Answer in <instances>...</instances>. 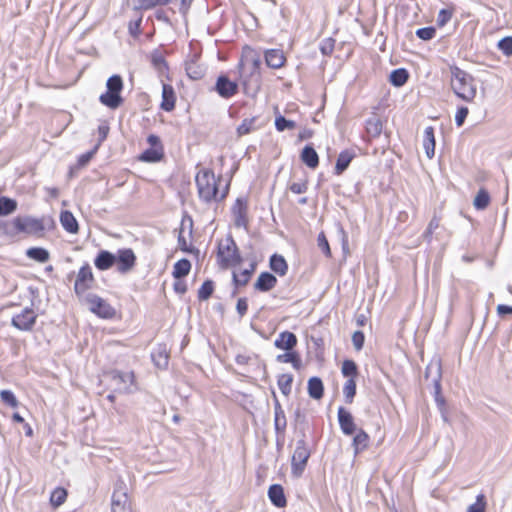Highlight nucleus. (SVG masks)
<instances>
[{
    "mask_svg": "<svg viewBox=\"0 0 512 512\" xmlns=\"http://www.w3.org/2000/svg\"><path fill=\"white\" fill-rule=\"evenodd\" d=\"M44 224L41 219L31 216H18L6 225L5 232L14 236L20 233L36 235L42 233Z\"/></svg>",
    "mask_w": 512,
    "mask_h": 512,
    "instance_id": "4",
    "label": "nucleus"
},
{
    "mask_svg": "<svg viewBox=\"0 0 512 512\" xmlns=\"http://www.w3.org/2000/svg\"><path fill=\"white\" fill-rule=\"evenodd\" d=\"M0 397L3 402L10 405L11 407H16L18 404L16 397L9 390H2L0 392Z\"/></svg>",
    "mask_w": 512,
    "mask_h": 512,
    "instance_id": "51",
    "label": "nucleus"
},
{
    "mask_svg": "<svg viewBox=\"0 0 512 512\" xmlns=\"http://www.w3.org/2000/svg\"><path fill=\"white\" fill-rule=\"evenodd\" d=\"M289 188H290L291 192L294 194H302L307 191L308 186H307L306 181H301V182L292 183Z\"/></svg>",
    "mask_w": 512,
    "mask_h": 512,
    "instance_id": "58",
    "label": "nucleus"
},
{
    "mask_svg": "<svg viewBox=\"0 0 512 512\" xmlns=\"http://www.w3.org/2000/svg\"><path fill=\"white\" fill-rule=\"evenodd\" d=\"M254 271V266L251 265L250 269H244L243 271L239 273H234L233 278L237 285H246L250 279L251 274Z\"/></svg>",
    "mask_w": 512,
    "mask_h": 512,
    "instance_id": "44",
    "label": "nucleus"
},
{
    "mask_svg": "<svg viewBox=\"0 0 512 512\" xmlns=\"http://www.w3.org/2000/svg\"><path fill=\"white\" fill-rule=\"evenodd\" d=\"M383 130V122L377 116L373 115L366 121V132L372 138H377L381 135Z\"/></svg>",
    "mask_w": 512,
    "mask_h": 512,
    "instance_id": "25",
    "label": "nucleus"
},
{
    "mask_svg": "<svg viewBox=\"0 0 512 512\" xmlns=\"http://www.w3.org/2000/svg\"><path fill=\"white\" fill-rule=\"evenodd\" d=\"M163 156V149L162 146H159L158 148H149L145 150L139 157L141 161L144 162H157L159 161Z\"/></svg>",
    "mask_w": 512,
    "mask_h": 512,
    "instance_id": "32",
    "label": "nucleus"
},
{
    "mask_svg": "<svg viewBox=\"0 0 512 512\" xmlns=\"http://www.w3.org/2000/svg\"><path fill=\"white\" fill-rule=\"evenodd\" d=\"M338 420L341 430L345 435H352L357 431V427L354 423L351 413L345 410L343 407L338 409Z\"/></svg>",
    "mask_w": 512,
    "mask_h": 512,
    "instance_id": "17",
    "label": "nucleus"
},
{
    "mask_svg": "<svg viewBox=\"0 0 512 512\" xmlns=\"http://www.w3.org/2000/svg\"><path fill=\"white\" fill-rule=\"evenodd\" d=\"M452 17V12L447 9L440 10L438 17H437V23L439 26H444Z\"/></svg>",
    "mask_w": 512,
    "mask_h": 512,
    "instance_id": "57",
    "label": "nucleus"
},
{
    "mask_svg": "<svg viewBox=\"0 0 512 512\" xmlns=\"http://www.w3.org/2000/svg\"><path fill=\"white\" fill-rule=\"evenodd\" d=\"M498 48L506 56L512 55V37H505L498 42Z\"/></svg>",
    "mask_w": 512,
    "mask_h": 512,
    "instance_id": "50",
    "label": "nucleus"
},
{
    "mask_svg": "<svg viewBox=\"0 0 512 512\" xmlns=\"http://www.w3.org/2000/svg\"><path fill=\"white\" fill-rule=\"evenodd\" d=\"M308 393L313 399H320L323 396V383L320 378L312 377L308 381Z\"/></svg>",
    "mask_w": 512,
    "mask_h": 512,
    "instance_id": "29",
    "label": "nucleus"
},
{
    "mask_svg": "<svg viewBox=\"0 0 512 512\" xmlns=\"http://www.w3.org/2000/svg\"><path fill=\"white\" fill-rule=\"evenodd\" d=\"M270 268L280 276H283L286 274L288 266L284 259V257L280 255H273L270 259Z\"/></svg>",
    "mask_w": 512,
    "mask_h": 512,
    "instance_id": "30",
    "label": "nucleus"
},
{
    "mask_svg": "<svg viewBox=\"0 0 512 512\" xmlns=\"http://www.w3.org/2000/svg\"><path fill=\"white\" fill-rule=\"evenodd\" d=\"M191 269V263L187 259H181L177 261L173 267V276L176 279H180L189 274Z\"/></svg>",
    "mask_w": 512,
    "mask_h": 512,
    "instance_id": "31",
    "label": "nucleus"
},
{
    "mask_svg": "<svg viewBox=\"0 0 512 512\" xmlns=\"http://www.w3.org/2000/svg\"><path fill=\"white\" fill-rule=\"evenodd\" d=\"M116 262V256L110 253L109 251H100L97 255L94 264L97 269L99 270H108L113 266V264Z\"/></svg>",
    "mask_w": 512,
    "mask_h": 512,
    "instance_id": "20",
    "label": "nucleus"
},
{
    "mask_svg": "<svg viewBox=\"0 0 512 512\" xmlns=\"http://www.w3.org/2000/svg\"><path fill=\"white\" fill-rule=\"evenodd\" d=\"M297 344L296 336L289 331L281 332L276 338L274 345L281 350H292Z\"/></svg>",
    "mask_w": 512,
    "mask_h": 512,
    "instance_id": "19",
    "label": "nucleus"
},
{
    "mask_svg": "<svg viewBox=\"0 0 512 512\" xmlns=\"http://www.w3.org/2000/svg\"><path fill=\"white\" fill-rule=\"evenodd\" d=\"M355 393H356V382H355L354 378H350L346 381L344 388H343V394L348 403H351L353 401Z\"/></svg>",
    "mask_w": 512,
    "mask_h": 512,
    "instance_id": "43",
    "label": "nucleus"
},
{
    "mask_svg": "<svg viewBox=\"0 0 512 512\" xmlns=\"http://www.w3.org/2000/svg\"><path fill=\"white\" fill-rule=\"evenodd\" d=\"M109 132V127L106 124H102L98 127L99 141L105 140Z\"/></svg>",
    "mask_w": 512,
    "mask_h": 512,
    "instance_id": "63",
    "label": "nucleus"
},
{
    "mask_svg": "<svg viewBox=\"0 0 512 512\" xmlns=\"http://www.w3.org/2000/svg\"><path fill=\"white\" fill-rule=\"evenodd\" d=\"M276 360L279 363H291L293 368L296 370H299L302 366L299 354L292 350H289L284 354L278 355Z\"/></svg>",
    "mask_w": 512,
    "mask_h": 512,
    "instance_id": "28",
    "label": "nucleus"
},
{
    "mask_svg": "<svg viewBox=\"0 0 512 512\" xmlns=\"http://www.w3.org/2000/svg\"><path fill=\"white\" fill-rule=\"evenodd\" d=\"M236 308H237V311L240 314V316H243L247 312V309H248V304H247L246 299L240 298L237 301Z\"/></svg>",
    "mask_w": 512,
    "mask_h": 512,
    "instance_id": "61",
    "label": "nucleus"
},
{
    "mask_svg": "<svg viewBox=\"0 0 512 512\" xmlns=\"http://www.w3.org/2000/svg\"><path fill=\"white\" fill-rule=\"evenodd\" d=\"M369 437L365 431L362 429L358 430L357 434L353 438V446L355 449V453L357 454L359 451L364 450L368 446Z\"/></svg>",
    "mask_w": 512,
    "mask_h": 512,
    "instance_id": "35",
    "label": "nucleus"
},
{
    "mask_svg": "<svg viewBox=\"0 0 512 512\" xmlns=\"http://www.w3.org/2000/svg\"><path fill=\"white\" fill-rule=\"evenodd\" d=\"M162 83V101L160 104L161 109L164 111H172L176 103V94L173 87L165 83L164 78H161Z\"/></svg>",
    "mask_w": 512,
    "mask_h": 512,
    "instance_id": "16",
    "label": "nucleus"
},
{
    "mask_svg": "<svg viewBox=\"0 0 512 512\" xmlns=\"http://www.w3.org/2000/svg\"><path fill=\"white\" fill-rule=\"evenodd\" d=\"M94 281V276L89 264L82 266L77 274L74 284L75 292L80 295L88 290Z\"/></svg>",
    "mask_w": 512,
    "mask_h": 512,
    "instance_id": "9",
    "label": "nucleus"
},
{
    "mask_svg": "<svg viewBox=\"0 0 512 512\" xmlns=\"http://www.w3.org/2000/svg\"><path fill=\"white\" fill-rule=\"evenodd\" d=\"M275 426L280 430L285 426V416L278 401L275 403Z\"/></svg>",
    "mask_w": 512,
    "mask_h": 512,
    "instance_id": "49",
    "label": "nucleus"
},
{
    "mask_svg": "<svg viewBox=\"0 0 512 512\" xmlns=\"http://www.w3.org/2000/svg\"><path fill=\"white\" fill-rule=\"evenodd\" d=\"M139 4L144 9H150L157 5H166L170 0H138Z\"/></svg>",
    "mask_w": 512,
    "mask_h": 512,
    "instance_id": "56",
    "label": "nucleus"
},
{
    "mask_svg": "<svg viewBox=\"0 0 512 512\" xmlns=\"http://www.w3.org/2000/svg\"><path fill=\"white\" fill-rule=\"evenodd\" d=\"M174 290L178 293V294H184L187 290V286H186V283L180 279H176L175 283H174Z\"/></svg>",
    "mask_w": 512,
    "mask_h": 512,
    "instance_id": "62",
    "label": "nucleus"
},
{
    "mask_svg": "<svg viewBox=\"0 0 512 512\" xmlns=\"http://www.w3.org/2000/svg\"><path fill=\"white\" fill-rule=\"evenodd\" d=\"M497 313L499 316H503L505 314H512V306H507L504 304H499L497 306Z\"/></svg>",
    "mask_w": 512,
    "mask_h": 512,
    "instance_id": "64",
    "label": "nucleus"
},
{
    "mask_svg": "<svg viewBox=\"0 0 512 512\" xmlns=\"http://www.w3.org/2000/svg\"><path fill=\"white\" fill-rule=\"evenodd\" d=\"M67 499V491L62 487L55 488L50 495V504L54 507H60Z\"/></svg>",
    "mask_w": 512,
    "mask_h": 512,
    "instance_id": "34",
    "label": "nucleus"
},
{
    "mask_svg": "<svg viewBox=\"0 0 512 512\" xmlns=\"http://www.w3.org/2000/svg\"><path fill=\"white\" fill-rule=\"evenodd\" d=\"M292 382H293V376L290 374H281L278 377L279 389L285 396H288L290 394Z\"/></svg>",
    "mask_w": 512,
    "mask_h": 512,
    "instance_id": "40",
    "label": "nucleus"
},
{
    "mask_svg": "<svg viewBox=\"0 0 512 512\" xmlns=\"http://www.w3.org/2000/svg\"><path fill=\"white\" fill-rule=\"evenodd\" d=\"M106 86L107 91L100 96L99 100L103 105L116 109L123 101L120 96V92L123 89L122 78L119 75H113L107 80Z\"/></svg>",
    "mask_w": 512,
    "mask_h": 512,
    "instance_id": "5",
    "label": "nucleus"
},
{
    "mask_svg": "<svg viewBox=\"0 0 512 512\" xmlns=\"http://www.w3.org/2000/svg\"><path fill=\"white\" fill-rule=\"evenodd\" d=\"M342 373L346 377L353 378L357 374V366L352 360H345L342 364Z\"/></svg>",
    "mask_w": 512,
    "mask_h": 512,
    "instance_id": "45",
    "label": "nucleus"
},
{
    "mask_svg": "<svg viewBox=\"0 0 512 512\" xmlns=\"http://www.w3.org/2000/svg\"><path fill=\"white\" fill-rule=\"evenodd\" d=\"M60 223L69 233H77L79 230L78 222L70 211H62L60 214Z\"/></svg>",
    "mask_w": 512,
    "mask_h": 512,
    "instance_id": "24",
    "label": "nucleus"
},
{
    "mask_svg": "<svg viewBox=\"0 0 512 512\" xmlns=\"http://www.w3.org/2000/svg\"><path fill=\"white\" fill-rule=\"evenodd\" d=\"M389 79L394 86L400 87L407 82L408 73L405 69H396L391 72Z\"/></svg>",
    "mask_w": 512,
    "mask_h": 512,
    "instance_id": "36",
    "label": "nucleus"
},
{
    "mask_svg": "<svg viewBox=\"0 0 512 512\" xmlns=\"http://www.w3.org/2000/svg\"><path fill=\"white\" fill-rule=\"evenodd\" d=\"M218 180L209 169H201L195 177L198 196L205 203L222 201L228 194V185L219 189Z\"/></svg>",
    "mask_w": 512,
    "mask_h": 512,
    "instance_id": "2",
    "label": "nucleus"
},
{
    "mask_svg": "<svg viewBox=\"0 0 512 512\" xmlns=\"http://www.w3.org/2000/svg\"><path fill=\"white\" fill-rule=\"evenodd\" d=\"M186 72L187 75L194 80L200 79L204 74L203 68L195 61H191L186 64Z\"/></svg>",
    "mask_w": 512,
    "mask_h": 512,
    "instance_id": "42",
    "label": "nucleus"
},
{
    "mask_svg": "<svg viewBox=\"0 0 512 512\" xmlns=\"http://www.w3.org/2000/svg\"><path fill=\"white\" fill-rule=\"evenodd\" d=\"M423 147L425 149L426 156L429 159H432L435 154V136L434 129L431 126L426 127L424 130Z\"/></svg>",
    "mask_w": 512,
    "mask_h": 512,
    "instance_id": "22",
    "label": "nucleus"
},
{
    "mask_svg": "<svg viewBox=\"0 0 512 512\" xmlns=\"http://www.w3.org/2000/svg\"><path fill=\"white\" fill-rule=\"evenodd\" d=\"M275 126L278 131H284L286 129H294L296 124L294 121L287 120L283 116L276 117Z\"/></svg>",
    "mask_w": 512,
    "mask_h": 512,
    "instance_id": "48",
    "label": "nucleus"
},
{
    "mask_svg": "<svg viewBox=\"0 0 512 512\" xmlns=\"http://www.w3.org/2000/svg\"><path fill=\"white\" fill-rule=\"evenodd\" d=\"M17 209V202L7 197H0V216H7Z\"/></svg>",
    "mask_w": 512,
    "mask_h": 512,
    "instance_id": "37",
    "label": "nucleus"
},
{
    "mask_svg": "<svg viewBox=\"0 0 512 512\" xmlns=\"http://www.w3.org/2000/svg\"><path fill=\"white\" fill-rule=\"evenodd\" d=\"M117 270L120 273H127L133 269L136 263V256L132 249H121L116 256Z\"/></svg>",
    "mask_w": 512,
    "mask_h": 512,
    "instance_id": "10",
    "label": "nucleus"
},
{
    "mask_svg": "<svg viewBox=\"0 0 512 512\" xmlns=\"http://www.w3.org/2000/svg\"><path fill=\"white\" fill-rule=\"evenodd\" d=\"M213 283L211 281H205L198 291V297L200 300H207L213 293Z\"/></svg>",
    "mask_w": 512,
    "mask_h": 512,
    "instance_id": "46",
    "label": "nucleus"
},
{
    "mask_svg": "<svg viewBox=\"0 0 512 512\" xmlns=\"http://www.w3.org/2000/svg\"><path fill=\"white\" fill-rule=\"evenodd\" d=\"M215 89L221 97L230 98L237 93L238 85L222 75L218 77Z\"/></svg>",
    "mask_w": 512,
    "mask_h": 512,
    "instance_id": "15",
    "label": "nucleus"
},
{
    "mask_svg": "<svg viewBox=\"0 0 512 512\" xmlns=\"http://www.w3.org/2000/svg\"><path fill=\"white\" fill-rule=\"evenodd\" d=\"M301 160L312 169H315L319 163V157L315 149L311 146H305L301 153Z\"/></svg>",
    "mask_w": 512,
    "mask_h": 512,
    "instance_id": "26",
    "label": "nucleus"
},
{
    "mask_svg": "<svg viewBox=\"0 0 512 512\" xmlns=\"http://www.w3.org/2000/svg\"><path fill=\"white\" fill-rule=\"evenodd\" d=\"M317 242H318V247L323 251V253L327 257H329L331 255V251H330L328 240L323 232H321L318 235Z\"/></svg>",
    "mask_w": 512,
    "mask_h": 512,
    "instance_id": "52",
    "label": "nucleus"
},
{
    "mask_svg": "<svg viewBox=\"0 0 512 512\" xmlns=\"http://www.w3.org/2000/svg\"><path fill=\"white\" fill-rule=\"evenodd\" d=\"M218 256L223 266H233L238 262L237 248L234 241L230 238L220 242Z\"/></svg>",
    "mask_w": 512,
    "mask_h": 512,
    "instance_id": "7",
    "label": "nucleus"
},
{
    "mask_svg": "<svg viewBox=\"0 0 512 512\" xmlns=\"http://www.w3.org/2000/svg\"><path fill=\"white\" fill-rule=\"evenodd\" d=\"M310 452L303 441H299L292 455V474L300 477L306 467Z\"/></svg>",
    "mask_w": 512,
    "mask_h": 512,
    "instance_id": "6",
    "label": "nucleus"
},
{
    "mask_svg": "<svg viewBox=\"0 0 512 512\" xmlns=\"http://www.w3.org/2000/svg\"><path fill=\"white\" fill-rule=\"evenodd\" d=\"M152 62L154 67L157 69L160 78L169 80V69L165 60L161 56H154Z\"/></svg>",
    "mask_w": 512,
    "mask_h": 512,
    "instance_id": "39",
    "label": "nucleus"
},
{
    "mask_svg": "<svg viewBox=\"0 0 512 512\" xmlns=\"http://www.w3.org/2000/svg\"><path fill=\"white\" fill-rule=\"evenodd\" d=\"M353 158L354 153H352L351 151H342L337 158V162L335 165V173L337 175L342 174L348 168Z\"/></svg>",
    "mask_w": 512,
    "mask_h": 512,
    "instance_id": "27",
    "label": "nucleus"
},
{
    "mask_svg": "<svg viewBox=\"0 0 512 512\" xmlns=\"http://www.w3.org/2000/svg\"><path fill=\"white\" fill-rule=\"evenodd\" d=\"M248 205L247 201L243 198H238L232 207V214L234 217V223L237 227H247L248 224Z\"/></svg>",
    "mask_w": 512,
    "mask_h": 512,
    "instance_id": "13",
    "label": "nucleus"
},
{
    "mask_svg": "<svg viewBox=\"0 0 512 512\" xmlns=\"http://www.w3.org/2000/svg\"><path fill=\"white\" fill-rule=\"evenodd\" d=\"M168 353L165 347H160L152 354L155 365L159 368H165L168 365Z\"/></svg>",
    "mask_w": 512,
    "mask_h": 512,
    "instance_id": "38",
    "label": "nucleus"
},
{
    "mask_svg": "<svg viewBox=\"0 0 512 512\" xmlns=\"http://www.w3.org/2000/svg\"><path fill=\"white\" fill-rule=\"evenodd\" d=\"M265 62L268 67L273 69H279L285 65L286 57L282 50L269 49L264 54Z\"/></svg>",
    "mask_w": 512,
    "mask_h": 512,
    "instance_id": "18",
    "label": "nucleus"
},
{
    "mask_svg": "<svg viewBox=\"0 0 512 512\" xmlns=\"http://www.w3.org/2000/svg\"><path fill=\"white\" fill-rule=\"evenodd\" d=\"M270 501L277 507L282 508L286 505V498L281 485L274 484L268 490Z\"/></svg>",
    "mask_w": 512,
    "mask_h": 512,
    "instance_id": "23",
    "label": "nucleus"
},
{
    "mask_svg": "<svg viewBox=\"0 0 512 512\" xmlns=\"http://www.w3.org/2000/svg\"><path fill=\"white\" fill-rule=\"evenodd\" d=\"M260 65V54L251 47H244L238 69L243 91L250 97H255L261 88Z\"/></svg>",
    "mask_w": 512,
    "mask_h": 512,
    "instance_id": "1",
    "label": "nucleus"
},
{
    "mask_svg": "<svg viewBox=\"0 0 512 512\" xmlns=\"http://www.w3.org/2000/svg\"><path fill=\"white\" fill-rule=\"evenodd\" d=\"M486 501L483 494H479L476 502L468 507L467 512H485Z\"/></svg>",
    "mask_w": 512,
    "mask_h": 512,
    "instance_id": "47",
    "label": "nucleus"
},
{
    "mask_svg": "<svg viewBox=\"0 0 512 512\" xmlns=\"http://www.w3.org/2000/svg\"><path fill=\"white\" fill-rule=\"evenodd\" d=\"M111 512H133L128 495L120 490L114 491L111 501Z\"/></svg>",
    "mask_w": 512,
    "mask_h": 512,
    "instance_id": "14",
    "label": "nucleus"
},
{
    "mask_svg": "<svg viewBox=\"0 0 512 512\" xmlns=\"http://www.w3.org/2000/svg\"><path fill=\"white\" fill-rule=\"evenodd\" d=\"M276 283H277V279L274 275H272L268 272H264L259 275L254 286H255V289L266 292V291H270L271 289H273L275 287Z\"/></svg>",
    "mask_w": 512,
    "mask_h": 512,
    "instance_id": "21",
    "label": "nucleus"
},
{
    "mask_svg": "<svg viewBox=\"0 0 512 512\" xmlns=\"http://www.w3.org/2000/svg\"><path fill=\"white\" fill-rule=\"evenodd\" d=\"M26 254L30 259L40 263H45L49 259V252L46 249L40 247L29 248Z\"/></svg>",
    "mask_w": 512,
    "mask_h": 512,
    "instance_id": "33",
    "label": "nucleus"
},
{
    "mask_svg": "<svg viewBox=\"0 0 512 512\" xmlns=\"http://www.w3.org/2000/svg\"><path fill=\"white\" fill-rule=\"evenodd\" d=\"M178 244L181 250L185 252H190V244L188 243L187 239L183 236L182 231H180L178 236Z\"/></svg>",
    "mask_w": 512,
    "mask_h": 512,
    "instance_id": "60",
    "label": "nucleus"
},
{
    "mask_svg": "<svg viewBox=\"0 0 512 512\" xmlns=\"http://www.w3.org/2000/svg\"><path fill=\"white\" fill-rule=\"evenodd\" d=\"M364 334L361 331H356L352 335V343L357 351H360L364 344Z\"/></svg>",
    "mask_w": 512,
    "mask_h": 512,
    "instance_id": "55",
    "label": "nucleus"
},
{
    "mask_svg": "<svg viewBox=\"0 0 512 512\" xmlns=\"http://www.w3.org/2000/svg\"><path fill=\"white\" fill-rule=\"evenodd\" d=\"M435 29L432 27L420 28L416 31V35L422 40H430L435 35Z\"/></svg>",
    "mask_w": 512,
    "mask_h": 512,
    "instance_id": "53",
    "label": "nucleus"
},
{
    "mask_svg": "<svg viewBox=\"0 0 512 512\" xmlns=\"http://www.w3.org/2000/svg\"><path fill=\"white\" fill-rule=\"evenodd\" d=\"M36 320V314L32 309L25 308L21 313L12 318V324L19 330H30Z\"/></svg>",
    "mask_w": 512,
    "mask_h": 512,
    "instance_id": "11",
    "label": "nucleus"
},
{
    "mask_svg": "<svg viewBox=\"0 0 512 512\" xmlns=\"http://www.w3.org/2000/svg\"><path fill=\"white\" fill-rule=\"evenodd\" d=\"M451 87L454 93L465 101H472L476 96L472 76L458 67L451 68Z\"/></svg>",
    "mask_w": 512,
    "mask_h": 512,
    "instance_id": "3",
    "label": "nucleus"
},
{
    "mask_svg": "<svg viewBox=\"0 0 512 512\" xmlns=\"http://www.w3.org/2000/svg\"><path fill=\"white\" fill-rule=\"evenodd\" d=\"M489 202H490L489 194L484 189H481L478 191L476 197L474 198L473 204L476 209L483 210L489 205Z\"/></svg>",
    "mask_w": 512,
    "mask_h": 512,
    "instance_id": "41",
    "label": "nucleus"
},
{
    "mask_svg": "<svg viewBox=\"0 0 512 512\" xmlns=\"http://www.w3.org/2000/svg\"><path fill=\"white\" fill-rule=\"evenodd\" d=\"M254 119H245L237 128L239 136L248 134L252 130Z\"/></svg>",
    "mask_w": 512,
    "mask_h": 512,
    "instance_id": "54",
    "label": "nucleus"
},
{
    "mask_svg": "<svg viewBox=\"0 0 512 512\" xmlns=\"http://www.w3.org/2000/svg\"><path fill=\"white\" fill-rule=\"evenodd\" d=\"M89 309L101 318H112L115 315V309L104 299L97 295H89L87 298Z\"/></svg>",
    "mask_w": 512,
    "mask_h": 512,
    "instance_id": "8",
    "label": "nucleus"
},
{
    "mask_svg": "<svg viewBox=\"0 0 512 512\" xmlns=\"http://www.w3.org/2000/svg\"><path fill=\"white\" fill-rule=\"evenodd\" d=\"M467 115H468V108L461 107L460 109H458V111L455 115V122L458 127L463 125Z\"/></svg>",
    "mask_w": 512,
    "mask_h": 512,
    "instance_id": "59",
    "label": "nucleus"
},
{
    "mask_svg": "<svg viewBox=\"0 0 512 512\" xmlns=\"http://www.w3.org/2000/svg\"><path fill=\"white\" fill-rule=\"evenodd\" d=\"M110 378L114 390L119 393H124L129 390V386L133 383L134 376L132 373L114 371L110 374Z\"/></svg>",
    "mask_w": 512,
    "mask_h": 512,
    "instance_id": "12",
    "label": "nucleus"
}]
</instances>
